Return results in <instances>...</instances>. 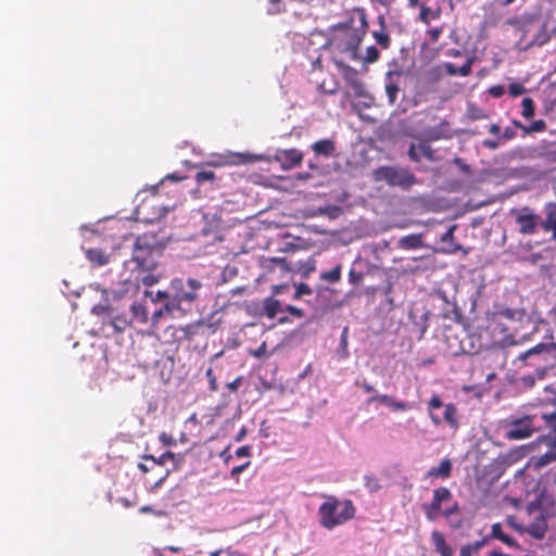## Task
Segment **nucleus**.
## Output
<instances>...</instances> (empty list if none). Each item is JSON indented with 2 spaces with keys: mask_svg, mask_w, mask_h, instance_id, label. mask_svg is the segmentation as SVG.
I'll return each instance as SVG.
<instances>
[{
  "mask_svg": "<svg viewBox=\"0 0 556 556\" xmlns=\"http://www.w3.org/2000/svg\"><path fill=\"white\" fill-rule=\"evenodd\" d=\"M367 28V15L363 8H355L345 21L332 25L325 46L330 50L331 59L358 60L359 47Z\"/></svg>",
  "mask_w": 556,
  "mask_h": 556,
  "instance_id": "obj_1",
  "label": "nucleus"
},
{
  "mask_svg": "<svg viewBox=\"0 0 556 556\" xmlns=\"http://www.w3.org/2000/svg\"><path fill=\"white\" fill-rule=\"evenodd\" d=\"M518 368H532L538 379H543L556 368V343H539L519 354L515 361Z\"/></svg>",
  "mask_w": 556,
  "mask_h": 556,
  "instance_id": "obj_2",
  "label": "nucleus"
},
{
  "mask_svg": "<svg viewBox=\"0 0 556 556\" xmlns=\"http://www.w3.org/2000/svg\"><path fill=\"white\" fill-rule=\"evenodd\" d=\"M325 498L317 510L320 527L332 530L355 517L356 507L351 500H340L334 495H325Z\"/></svg>",
  "mask_w": 556,
  "mask_h": 556,
  "instance_id": "obj_3",
  "label": "nucleus"
},
{
  "mask_svg": "<svg viewBox=\"0 0 556 556\" xmlns=\"http://www.w3.org/2000/svg\"><path fill=\"white\" fill-rule=\"evenodd\" d=\"M172 290V301L178 307V311L190 312L200 300L203 291L208 289L201 280L192 277L174 278L169 282Z\"/></svg>",
  "mask_w": 556,
  "mask_h": 556,
  "instance_id": "obj_4",
  "label": "nucleus"
},
{
  "mask_svg": "<svg viewBox=\"0 0 556 556\" xmlns=\"http://www.w3.org/2000/svg\"><path fill=\"white\" fill-rule=\"evenodd\" d=\"M160 249L156 245V238L153 235L143 233L138 236L132 250V261L143 270H152L157 265L156 255Z\"/></svg>",
  "mask_w": 556,
  "mask_h": 556,
  "instance_id": "obj_5",
  "label": "nucleus"
},
{
  "mask_svg": "<svg viewBox=\"0 0 556 556\" xmlns=\"http://www.w3.org/2000/svg\"><path fill=\"white\" fill-rule=\"evenodd\" d=\"M427 410L429 418L434 426H440L445 422L453 430H457L459 428L457 407L453 403L444 405L438 394H433L430 397Z\"/></svg>",
  "mask_w": 556,
  "mask_h": 556,
  "instance_id": "obj_6",
  "label": "nucleus"
},
{
  "mask_svg": "<svg viewBox=\"0 0 556 556\" xmlns=\"http://www.w3.org/2000/svg\"><path fill=\"white\" fill-rule=\"evenodd\" d=\"M376 181H384L390 187L408 189L417 181L415 175L407 168L395 166H380L372 173Z\"/></svg>",
  "mask_w": 556,
  "mask_h": 556,
  "instance_id": "obj_7",
  "label": "nucleus"
},
{
  "mask_svg": "<svg viewBox=\"0 0 556 556\" xmlns=\"http://www.w3.org/2000/svg\"><path fill=\"white\" fill-rule=\"evenodd\" d=\"M505 428V437L509 440H523L530 438L539 430L534 421V416L530 415L507 420Z\"/></svg>",
  "mask_w": 556,
  "mask_h": 556,
  "instance_id": "obj_8",
  "label": "nucleus"
},
{
  "mask_svg": "<svg viewBox=\"0 0 556 556\" xmlns=\"http://www.w3.org/2000/svg\"><path fill=\"white\" fill-rule=\"evenodd\" d=\"M510 215L515 217L518 230L523 236L535 233L541 223V216L529 206L513 208Z\"/></svg>",
  "mask_w": 556,
  "mask_h": 556,
  "instance_id": "obj_9",
  "label": "nucleus"
},
{
  "mask_svg": "<svg viewBox=\"0 0 556 556\" xmlns=\"http://www.w3.org/2000/svg\"><path fill=\"white\" fill-rule=\"evenodd\" d=\"M452 492L445 486H440L433 490L432 501L424 503L421 509L425 513L427 520L434 521L442 515V504L452 500Z\"/></svg>",
  "mask_w": 556,
  "mask_h": 556,
  "instance_id": "obj_10",
  "label": "nucleus"
},
{
  "mask_svg": "<svg viewBox=\"0 0 556 556\" xmlns=\"http://www.w3.org/2000/svg\"><path fill=\"white\" fill-rule=\"evenodd\" d=\"M260 161H270L263 154H254L249 152H228L218 156V160L211 163L214 166H239L252 164Z\"/></svg>",
  "mask_w": 556,
  "mask_h": 556,
  "instance_id": "obj_11",
  "label": "nucleus"
},
{
  "mask_svg": "<svg viewBox=\"0 0 556 556\" xmlns=\"http://www.w3.org/2000/svg\"><path fill=\"white\" fill-rule=\"evenodd\" d=\"M334 63L336 67L341 73L343 79L345 80L346 85L354 91L355 96L361 97L364 94L365 88L362 80L358 78V72L348 65L345 61H349L348 59H331Z\"/></svg>",
  "mask_w": 556,
  "mask_h": 556,
  "instance_id": "obj_12",
  "label": "nucleus"
},
{
  "mask_svg": "<svg viewBox=\"0 0 556 556\" xmlns=\"http://www.w3.org/2000/svg\"><path fill=\"white\" fill-rule=\"evenodd\" d=\"M176 204L163 205L155 203V200L144 201L138 208V214L141 215L142 220L147 223L159 222L165 217L170 211H174Z\"/></svg>",
  "mask_w": 556,
  "mask_h": 556,
  "instance_id": "obj_13",
  "label": "nucleus"
},
{
  "mask_svg": "<svg viewBox=\"0 0 556 556\" xmlns=\"http://www.w3.org/2000/svg\"><path fill=\"white\" fill-rule=\"evenodd\" d=\"M407 155L414 163H419L424 159L432 163L440 161L437 151L431 147L428 140H424L422 138L409 144Z\"/></svg>",
  "mask_w": 556,
  "mask_h": 556,
  "instance_id": "obj_14",
  "label": "nucleus"
},
{
  "mask_svg": "<svg viewBox=\"0 0 556 556\" xmlns=\"http://www.w3.org/2000/svg\"><path fill=\"white\" fill-rule=\"evenodd\" d=\"M538 442L546 445L548 447V451L540 455L539 457L531 458L530 462L535 469H540L551 464L552 462L556 460V435H541L538 439Z\"/></svg>",
  "mask_w": 556,
  "mask_h": 556,
  "instance_id": "obj_15",
  "label": "nucleus"
},
{
  "mask_svg": "<svg viewBox=\"0 0 556 556\" xmlns=\"http://www.w3.org/2000/svg\"><path fill=\"white\" fill-rule=\"evenodd\" d=\"M273 160L279 163L282 169L289 170L301 165L303 153L295 148L278 149Z\"/></svg>",
  "mask_w": 556,
  "mask_h": 556,
  "instance_id": "obj_16",
  "label": "nucleus"
},
{
  "mask_svg": "<svg viewBox=\"0 0 556 556\" xmlns=\"http://www.w3.org/2000/svg\"><path fill=\"white\" fill-rule=\"evenodd\" d=\"M403 73L401 71H389L384 77V90L388 101L391 105L395 104L401 90V80Z\"/></svg>",
  "mask_w": 556,
  "mask_h": 556,
  "instance_id": "obj_17",
  "label": "nucleus"
},
{
  "mask_svg": "<svg viewBox=\"0 0 556 556\" xmlns=\"http://www.w3.org/2000/svg\"><path fill=\"white\" fill-rule=\"evenodd\" d=\"M430 541L435 553L440 556H455L454 549L446 543L444 535L440 531L433 530Z\"/></svg>",
  "mask_w": 556,
  "mask_h": 556,
  "instance_id": "obj_18",
  "label": "nucleus"
},
{
  "mask_svg": "<svg viewBox=\"0 0 556 556\" xmlns=\"http://www.w3.org/2000/svg\"><path fill=\"white\" fill-rule=\"evenodd\" d=\"M442 516L445 518L448 526L453 530L459 529L463 525V519L460 517V506L458 502H454L450 507L443 509Z\"/></svg>",
  "mask_w": 556,
  "mask_h": 556,
  "instance_id": "obj_19",
  "label": "nucleus"
},
{
  "mask_svg": "<svg viewBox=\"0 0 556 556\" xmlns=\"http://www.w3.org/2000/svg\"><path fill=\"white\" fill-rule=\"evenodd\" d=\"M546 519L547 517L545 513L542 511L541 515L530 523V526L527 529V532L535 539H543L548 529Z\"/></svg>",
  "mask_w": 556,
  "mask_h": 556,
  "instance_id": "obj_20",
  "label": "nucleus"
},
{
  "mask_svg": "<svg viewBox=\"0 0 556 556\" xmlns=\"http://www.w3.org/2000/svg\"><path fill=\"white\" fill-rule=\"evenodd\" d=\"M453 465L451 459L444 458L440 462L439 466L430 468L426 477L432 479H447L452 475Z\"/></svg>",
  "mask_w": 556,
  "mask_h": 556,
  "instance_id": "obj_21",
  "label": "nucleus"
},
{
  "mask_svg": "<svg viewBox=\"0 0 556 556\" xmlns=\"http://www.w3.org/2000/svg\"><path fill=\"white\" fill-rule=\"evenodd\" d=\"M109 325L113 328V333H122L131 326V319L124 313H117L114 308L110 315Z\"/></svg>",
  "mask_w": 556,
  "mask_h": 556,
  "instance_id": "obj_22",
  "label": "nucleus"
},
{
  "mask_svg": "<svg viewBox=\"0 0 556 556\" xmlns=\"http://www.w3.org/2000/svg\"><path fill=\"white\" fill-rule=\"evenodd\" d=\"M174 311H178V307L170 300L169 302H164L160 308L154 309L151 315V326L153 329H156L157 324L165 316L173 315Z\"/></svg>",
  "mask_w": 556,
  "mask_h": 556,
  "instance_id": "obj_23",
  "label": "nucleus"
},
{
  "mask_svg": "<svg viewBox=\"0 0 556 556\" xmlns=\"http://www.w3.org/2000/svg\"><path fill=\"white\" fill-rule=\"evenodd\" d=\"M378 22L380 24V29L374 30L372 37L382 49H389L391 46V38L389 34L386 31V18L382 15H380L378 17Z\"/></svg>",
  "mask_w": 556,
  "mask_h": 556,
  "instance_id": "obj_24",
  "label": "nucleus"
},
{
  "mask_svg": "<svg viewBox=\"0 0 556 556\" xmlns=\"http://www.w3.org/2000/svg\"><path fill=\"white\" fill-rule=\"evenodd\" d=\"M545 219L541 218L540 226L545 230L549 231L551 228L556 227V203L547 202L544 205Z\"/></svg>",
  "mask_w": 556,
  "mask_h": 556,
  "instance_id": "obj_25",
  "label": "nucleus"
},
{
  "mask_svg": "<svg viewBox=\"0 0 556 556\" xmlns=\"http://www.w3.org/2000/svg\"><path fill=\"white\" fill-rule=\"evenodd\" d=\"M131 311V324L138 323L140 325H146L149 321V313L142 303L134 302L130 306Z\"/></svg>",
  "mask_w": 556,
  "mask_h": 556,
  "instance_id": "obj_26",
  "label": "nucleus"
},
{
  "mask_svg": "<svg viewBox=\"0 0 556 556\" xmlns=\"http://www.w3.org/2000/svg\"><path fill=\"white\" fill-rule=\"evenodd\" d=\"M397 247L404 250H416L422 247V235L421 233H412L405 237H402L399 240Z\"/></svg>",
  "mask_w": 556,
  "mask_h": 556,
  "instance_id": "obj_27",
  "label": "nucleus"
},
{
  "mask_svg": "<svg viewBox=\"0 0 556 556\" xmlns=\"http://www.w3.org/2000/svg\"><path fill=\"white\" fill-rule=\"evenodd\" d=\"M312 150L317 155L330 156L336 151L334 142L331 139H323L313 143Z\"/></svg>",
  "mask_w": 556,
  "mask_h": 556,
  "instance_id": "obj_28",
  "label": "nucleus"
},
{
  "mask_svg": "<svg viewBox=\"0 0 556 556\" xmlns=\"http://www.w3.org/2000/svg\"><path fill=\"white\" fill-rule=\"evenodd\" d=\"M419 21L425 25H429L431 21L439 20L442 13L441 8L438 5L434 9H431L427 5H419Z\"/></svg>",
  "mask_w": 556,
  "mask_h": 556,
  "instance_id": "obj_29",
  "label": "nucleus"
},
{
  "mask_svg": "<svg viewBox=\"0 0 556 556\" xmlns=\"http://www.w3.org/2000/svg\"><path fill=\"white\" fill-rule=\"evenodd\" d=\"M490 538L500 540L501 542H503L504 544H506L507 546H510V547L518 546L516 540H514L511 536L504 533L502 526L498 522L492 525Z\"/></svg>",
  "mask_w": 556,
  "mask_h": 556,
  "instance_id": "obj_30",
  "label": "nucleus"
},
{
  "mask_svg": "<svg viewBox=\"0 0 556 556\" xmlns=\"http://www.w3.org/2000/svg\"><path fill=\"white\" fill-rule=\"evenodd\" d=\"M89 262L94 266H103L109 263L110 256L101 249H89L86 252Z\"/></svg>",
  "mask_w": 556,
  "mask_h": 556,
  "instance_id": "obj_31",
  "label": "nucleus"
},
{
  "mask_svg": "<svg viewBox=\"0 0 556 556\" xmlns=\"http://www.w3.org/2000/svg\"><path fill=\"white\" fill-rule=\"evenodd\" d=\"M281 311L282 308L279 300L273 296H268L264 300L263 314L268 318H274Z\"/></svg>",
  "mask_w": 556,
  "mask_h": 556,
  "instance_id": "obj_32",
  "label": "nucleus"
},
{
  "mask_svg": "<svg viewBox=\"0 0 556 556\" xmlns=\"http://www.w3.org/2000/svg\"><path fill=\"white\" fill-rule=\"evenodd\" d=\"M530 22L531 17L529 15H521L507 18L505 24L520 31H525Z\"/></svg>",
  "mask_w": 556,
  "mask_h": 556,
  "instance_id": "obj_33",
  "label": "nucleus"
},
{
  "mask_svg": "<svg viewBox=\"0 0 556 556\" xmlns=\"http://www.w3.org/2000/svg\"><path fill=\"white\" fill-rule=\"evenodd\" d=\"M339 81L334 78V76H330V79H324L318 84V90L323 93L334 94L339 90Z\"/></svg>",
  "mask_w": 556,
  "mask_h": 556,
  "instance_id": "obj_34",
  "label": "nucleus"
},
{
  "mask_svg": "<svg viewBox=\"0 0 556 556\" xmlns=\"http://www.w3.org/2000/svg\"><path fill=\"white\" fill-rule=\"evenodd\" d=\"M341 265H337L328 271H323L320 274V279L331 283L339 282L341 279Z\"/></svg>",
  "mask_w": 556,
  "mask_h": 556,
  "instance_id": "obj_35",
  "label": "nucleus"
},
{
  "mask_svg": "<svg viewBox=\"0 0 556 556\" xmlns=\"http://www.w3.org/2000/svg\"><path fill=\"white\" fill-rule=\"evenodd\" d=\"M534 112H535V104H534V101L532 100V98H530V97L523 98L521 101V115L525 118L529 119L534 116Z\"/></svg>",
  "mask_w": 556,
  "mask_h": 556,
  "instance_id": "obj_36",
  "label": "nucleus"
},
{
  "mask_svg": "<svg viewBox=\"0 0 556 556\" xmlns=\"http://www.w3.org/2000/svg\"><path fill=\"white\" fill-rule=\"evenodd\" d=\"M144 296H150L153 303L159 301L169 302L172 300V290L168 288L166 291L159 290L156 293L146 290Z\"/></svg>",
  "mask_w": 556,
  "mask_h": 556,
  "instance_id": "obj_37",
  "label": "nucleus"
},
{
  "mask_svg": "<svg viewBox=\"0 0 556 556\" xmlns=\"http://www.w3.org/2000/svg\"><path fill=\"white\" fill-rule=\"evenodd\" d=\"M448 136L444 132V130L441 127H433L429 128L425 131L424 140L430 141H437L443 138H447Z\"/></svg>",
  "mask_w": 556,
  "mask_h": 556,
  "instance_id": "obj_38",
  "label": "nucleus"
},
{
  "mask_svg": "<svg viewBox=\"0 0 556 556\" xmlns=\"http://www.w3.org/2000/svg\"><path fill=\"white\" fill-rule=\"evenodd\" d=\"M175 454L170 451L164 452L159 458L153 455H146L144 459L152 460L154 466H163L167 460H174Z\"/></svg>",
  "mask_w": 556,
  "mask_h": 556,
  "instance_id": "obj_39",
  "label": "nucleus"
},
{
  "mask_svg": "<svg viewBox=\"0 0 556 556\" xmlns=\"http://www.w3.org/2000/svg\"><path fill=\"white\" fill-rule=\"evenodd\" d=\"M468 116L473 119H485L489 117V115L485 113V111L475 104H470L468 108Z\"/></svg>",
  "mask_w": 556,
  "mask_h": 556,
  "instance_id": "obj_40",
  "label": "nucleus"
},
{
  "mask_svg": "<svg viewBox=\"0 0 556 556\" xmlns=\"http://www.w3.org/2000/svg\"><path fill=\"white\" fill-rule=\"evenodd\" d=\"M215 178V173L212 170H200L194 176V179L198 185H202L206 181L213 182Z\"/></svg>",
  "mask_w": 556,
  "mask_h": 556,
  "instance_id": "obj_41",
  "label": "nucleus"
},
{
  "mask_svg": "<svg viewBox=\"0 0 556 556\" xmlns=\"http://www.w3.org/2000/svg\"><path fill=\"white\" fill-rule=\"evenodd\" d=\"M546 130V123L543 119L533 121L527 128H525V135L532 132H542Z\"/></svg>",
  "mask_w": 556,
  "mask_h": 556,
  "instance_id": "obj_42",
  "label": "nucleus"
},
{
  "mask_svg": "<svg viewBox=\"0 0 556 556\" xmlns=\"http://www.w3.org/2000/svg\"><path fill=\"white\" fill-rule=\"evenodd\" d=\"M393 400L394 399L388 394H375L367 400V403L371 404L374 402H378L390 408Z\"/></svg>",
  "mask_w": 556,
  "mask_h": 556,
  "instance_id": "obj_43",
  "label": "nucleus"
},
{
  "mask_svg": "<svg viewBox=\"0 0 556 556\" xmlns=\"http://www.w3.org/2000/svg\"><path fill=\"white\" fill-rule=\"evenodd\" d=\"M475 56L468 58L460 67H457V75L462 77L469 76L471 74V67L475 63Z\"/></svg>",
  "mask_w": 556,
  "mask_h": 556,
  "instance_id": "obj_44",
  "label": "nucleus"
},
{
  "mask_svg": "<svg viewBox=\"0 0 556 556\" xmlns=\"http://www.w3.org/2000/svg\"><path fill=\"white\" fill-rule=\"evenodd\" d=\"M380 52L375 46H369L366 48L365 62L375 63L379 60Z\"/></svg>",
  "mask_w": 556,
  "mask_h": 556,
  "instance_id": "obj_45",
  "label": "nucleus"
},
{
  "mask_svg": "<svg viewBox=\"0 0 556 556\" xmlns=\"http://www.w3.org/2000/svg\"><path fill=\"white\" fill-rule=\"evenodd\" d=\"M548 39H549V37L545 33V29L543 27L542 31L540 34H538L531 42L528 43L527 48L532 47V46H543L544 43H546L548 41Z\"/></svg>",
  "mask_w": 556,
  "mask_h": 556,
  "instance_id": "obj_46",
  "label": "nucleus"
},
{
  "mask_svg": "<svg viewBox=\"0 0 556 556\" xmlns=\"http://www.w3.org/2000/svg\"><path fill=\"white\" fill-rule=\"evenodd\" d=\"M312 289L307 283L301 282L295 287L294 299H300L303 295L312 294Z\"/></svg>",
  "mask_w": 556,
  "mask_h": 556,
  "instance_id": "obj_47",
  "label": "nucleus"
},
{
  "mask_svg": "<svg viewBox=\"0 0 556 556\" xmlns=\"http://www.w3.org/2000/svg\"><path fill=\"white\" fill-rule=\"evenodd\" d=\"M526 92V88L522 84L520 83H511L509 86H508V93L511 96V97H518V96H521L522 93Z\"/></svg>",
  "mask_w": 556,
  "mask_h": 556,
  "instance_id": "obj_48",
  "label": "nucleus"
},
{
  "mask_svg": "<svg viewBox=\"0 0 556 556\" xmlns=\"http://www.w3.org/2000/svg\"><path fill=\"white\" fill-rule=\"evenodd\" d=\"M113 312H114V308L112 306L102 305V304L94 305L91 309V313L97 316L104 315V314L111 315Z\"/></svg>",
  "mask_w": 556,
  "mask_h": 556,
  "instance_id": "obj_49",
  "label": "nucleus"
},
{
  "mask_svg": "<svg viewBox=\"0 0 556 556\" xmlns=\"http://www.w3.org/2000/svg\"><path fill=\"white\" fill-rule=\"evenodd\" d=\"M542 418L546 426L554 431L553 435H556V412L552 414H543Z\"/></svg>",
  "mask_w": 556,
  "mask_h": 556,
  "instance_id": "obj_50",
  "label": "nucleus"
},
{
  "mask_svg": "<svg viewBox=\"0 0 556 556\" xmlns=\"http://www.w3.org/2000/svg\"><path fill=\"white\" fill-rule=\"evenodd\" d=\"M364 279V274L362 271H356L355 269H351L349 271V281L354 285V286H357L359 283H362Z\"/></svg>",
  "mask_w": 556,
  "mask_h": 556,
  "instance_id": "obj_51",
  "label": "nucleus"
},
{
  "mask_svg": "<svg viewBox=\"0 0 556 556\" xmlns=\"http://www.w3.org/2000/svg\"><path fill=\"white\" fill-rule=\"evenodd\" d=\"M426 35L430 42L435 43L442 35V28L441 27L430 28L427 30Z\"/></svg>",
  "mask_w": 556,
  "mask_h": 556,
  "instance_id": "obj_52",
  "label": "nucleus"
},
{
  "mask_svg": "<svg viewBox=\"0 0 556 556\" xmlns=\"http://www.w3.org/2000/svg\"><path fill=\"white\" fill-rule=\"evenodd\" d=\"M205 376L208 379L210 390L216 392L218 390L217 380L211 367L206 370Z\"/></svg>",
  "mask_w": 556,
  "mask_h": 556,
  "instance_id": "obj_53",
  "label": "nucleus"
},
{
  "mask_svg": "<svg viewBox=\"0 0 556 556\" xmlns=\"http://www.w3.org/2000/svg\"><path fill=\"white\" fill-rule=\"evenodd\" d=\"M516 136H517V132H516L515 128L506 127L504 129V131L502 132V135L500 136V139L502 140L503 143H505L506 141L514 139Z\"/></svg>",
  "mask_w": 556,
  "mask_h": 556,
  "instance_id": "obj_54",
  "label": "nucleus"
},
{
  "mask_svg": "<svg viewBox=\"0 0 556 556\" xmlns=\"http://www.w3.org/2000/svg\"><path fill=\"white\" fill-rule=\"evenodd\" d=\"M482 144L484 148L489 149V150H496L500 148V146L503 144L502 140L498 138L496 139H484L482 141Z\"/></svg>",
  "mask_w": 556,
  "mask_h": 556,
  "instance_id": "obj_55",
  "label": "nucleus"
},
{
  "mask_svg": "<svg viewBox=\"0 0 556 556\" xmlns=\"http://www.w3.org/2000/svg\"><path fill=\"white\" fill-rule=\"evenodd\" d=\"M478 553L479 552L470 543H467L462 546L459 556H476Z\"/></svg>",
  "mask_w": 556,
  "mask_h": 556,
  "instance_id": "obj_56",
  "label": "nucleus"
},
{
  "mask_svg": "<svg viewBox=\"0 0 556 556\" xmlns=\"http://www.w3.org/2000/svg\"><path fill=\"white\" fill-rule=\"evenodd\" d=\"M365 485L370 492H376L380 489V484L375 477H366Z\"/></svg>",
  "mask_w": 556,
  "mask_h": 556,
  "instance_id": "obj_57",
  "label": "nucleus"
},
{
  "mask_svg": "<svg viewBox=\"0 0 556 556\" xmlns=\"http://www.w3.org/2000/svg\"><path fill=\"white\" fill-rule=\"evenodd\" d=\"M488 92L493 98H500L504 94L505 88L503 85H494L489 88Z\"/></svg>",
  "mask_w": 556,
  "mask_h": 556,
  "instance_id": "obj_58",
  "label": "nucleus"
},
{
  "mask_svg": "<svg viewBox=\"0 0 556 556\" xmlns=\"http://www.w3.org/2000/svg\"><path fill=\"white\" fill-rule=\"evenodd\" d=\"M390 408L395 412H405L408 410L410 407L405 402L393 400Z\"/></svg>",
  "mask_w": 556,
  "mask_h": 556,
  "instance_id": "obj_59",
  "label": "nucleus"
},
{
  "mask_svg": "<svg viewBox=\"0 0 556 556\" xmlns=\"http://www.w3.org/2000/svg\"><path fill=\"white\" fill-rule=\"evenodd\" d=\"M348 334H349V328L344 327L340 337V346L344 351V355H348Z\"/></svg>",
  "mask_w": 556,
  "mask_h": 556,
  "instance_id": "obj_60",
  "label": "nucleus"
},
{
  "mask_svg": "<svg viewBox=\"0 0 556 556\" xmlns=\"http://www.w3.org/2000/svg\"><path fill=\"white\" fill-rule=\"evenodd\" d=\"M142 283L147 287H151L159 282V277L154 274H147L142 277Z\"/></svg>",
  "mask_w": 556,
  "mask_h": 556,
  "instance_id": "obj_61",
  "label": "nucleus"
},
{
  "mask_svg": "<svg viewBox=\"0 0 556 556\" xmlns=\"http://www.w3.org/2000/svg\"><path fill=\"white\" fill-rule=\"evenodd\" d=\"M160 441L163 443V445L165 446H172V445H175L176 444V440L170 435V434H167L165 432H162L160 434Z\"/></svg>",
  "mask_w": 556,
  "mask_h": 556,
  "instance_id": "obj_62",
  "label": "nucleus"
},
{
  "mask_svg": "<svg viewBox=\"0 0 556 556\" xmlns=\"http://www.w3.org/2000/svg\"><path fill=\"white\" fill-rule=\"evenodd\" d=\"M251 446L250 445H243L237 448L235 452V455L237 457H250L251 456Z\"/></svg>",
  "mask_w": 556,
  "mask_h": 556,
  "instance_id": "obj_63",
  "label": "nucleus"
},
{
  "mask_svg": "<svg viewBox=\"0 0 556 556\" xmlns=\"http://www.w3.org/2000/svg\"><path fill=\"white\" fill-rule=\"evenodd\" d=\"M220 554V551H208V552H205V551H197L194 552L193 554L189 555V556H219Z\"/></svg>",
  "mask_w": 556,
  "mask_h": 556,
  "instance_id": "obj_64",
  "label": "nucleus"
}]
</instances>
